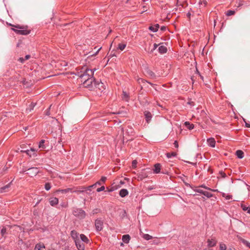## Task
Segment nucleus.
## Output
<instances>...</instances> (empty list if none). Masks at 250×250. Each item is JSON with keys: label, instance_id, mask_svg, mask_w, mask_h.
Wrapping results in <instances>:
<instances>
[{"label": "nucleus", "instance_id": "3", "mask_svg": "<svg viewBox=\"0 0 250 250\" xmlns=\"http://www.w3.org/2000/svg\"><path fill=\"white\" fill-rule=\"evenodd\" d=\"M122 131L123 133V139L125 140V135L126 136H128V138H126V141H131L133 140L134 137L135 136V131L134 129L131 126H128L127 128L126 129V131L125 133H124V129L122 128Z\"/></svg>", "mask_w": 250, "mask_h": 250}, {"label": "nucleus", "instance_id": "41", "mask_svg": "<svg viewBox=\"0 0 250 250\" xmlns=\"http://www.w3.org/2000/svg\"><path fill=\"white\" fill-rule=\"evenodd\" d=\"M203 195L207 197L208 198H210L213 196V194L212 193L206 191H204Z\"/></svg>", "mask_w": 250, "mask_h": 250}, {"label": "nucleus", "instance_id": "13", "mask_svg": "<svg viewBox=\"0 0 250 250\" xmlns=\"http://www.w3.org/2000/svg\"><path fill=\"white\" fill-rule=\"evenodd\" d=\"M144 115L146 122L148 123L152 118L151 113L149 111H145L144 112Z\"/></svg>", "mask_w": 250, "mask_h": 250}, {"label": "nucleus", "instance_id": "26", "mask_svg": "<svg viewBox=\"0 0 250 250\" xmlns=\"http://www.w3.org/2000/svg\"><path fill=\"white\" fill-rule=\"evenodd\" d=\"M236 155L239 159H242L244 157V154L243 151L238 150L236 151Z\"/></svg>", "mask_w": 250, "mask_h": 250}, {"label": "nucleus", "instance_id": "9", "mask_svg": "<svg viewBox=\"0 0 250 250\" xmlns=\"http://www.w3.org/2000/svg\"><path fill=\"white\" fill-rule=\"evenodd\" d=\"M75 245L78 250H84L85 249L84 245L81 242L80 240H76Z\"/></svg>", "mask_w": 250, "mask_h": 250}, {"label": "nucleus", "instance_id": "32", "mask_svg": "<svg viewBox=\"0 0 250 250\" xmlns=\"http://www.w3.org/2000/svg\"><path fill=\"white\" fill-rule=\"evenodd\" d=\"M101 185V184L100 183V181H98L96 183H95L94 184L92 185H91V186H89L87 187H86V189L87 190H90L91 188H95L96 187V185Z\"/></svg>", "mask_w": 250, "mask_h": 250}, {"label": "nucleus", "instance_id": "34", "mask_svg": "<svg viewBox=\"0 0 250 250\" xmlns=\"http://www.w3.org/2000/svg\"><path fill=\"white\" fill-rule=\"evenodd\" d=\"M143 238L146 240H149L152 238V236L148 234H143Z\"/></svg>", "mask_w": 250, "mask_h": 250}, {"label": "nucleus", "instance_id": "38", "mask_svg": "<svg viewBox=\"0 0 250 250\" xmlns=\"http://www.w3.org/2000/svg\"><path fill=\"white\" fill-rule=\"evenodd\" d=\"M200 187H202V188H205V189H206L207 190H210V191H213V192H218L217 189H211V188H209L207 187V186H206L204 185H202Z\"/></svg>", "mask_w": 250, "mask_h": 250}, {"label": "nucleus", "instance_id": "33", "mask_svg": "<svg viewBox=\"0 0 250 250\" xmlns=\"http://www.w3.org/2000/svg\"><path fill=\"white\" fill-rule=\"evenodd\" d=\"M126 46L125 43H119L118 46V49H120L121 51H123L125 49Z\"/></svg>", "mask_w": 250, "mask_h": 250}, {"label": "nucleus", "instance_id": "31", "mask_svg": "<svg viewBox=\"0 0 250 250\" xmlns=\"http://www.w3.org/2000/svg\"><path fill=\"white\" fill-rule=\"evenodd\" d=\"M241 206L244 211H247L248 213L250 214V208L244 204H241Z\"/></svg>", "mask_w": 250, "mask_h": 250}, {"label": "nucleus", "instance_id": "4", "mask_svg": "<svg viewBox=\"0 0 250 250\" xmlns=\"http://www.w3.org/2000/svg\"><path fill=\"white\" fill-rule=\"evenodd\" d=\"M82 83H83V87L87 88L90 90L94 89V84H96V82L94 77L84 80Z\"/></svg>", "mask_w": 250, "mask_h": 250}, {"label": "nucleus", "instance_id": "47", "mask_svg": "<svg viewBox=\"0 0 250 250\" xmlns=\"http://www.w3.org/2000/svg\"><path fill=\"white\" fill-rule=\"evenodd\" d=\"M104 189H105L104 187V186H102L101 188H98L97 189V191L99 192H101L102 191L104 190Z\"/></svg>", "mask_w": 250, "mask_h": 250}, {"label": "nucleus", "instance_id": "15", "mask_svg": "<svg viewBox=\"0 0 250 250\" xmlns=\"http://www.w3.org/2000/svg\"><path fill=\"white\" fill-rule=\"evenodd\" d=\"M200 117L203 121H206L208 120V115L207 112L204 110H201L200 113Z\"/></svg>", "mask_w": 250, "mask_h": 250}, {"label": "nucleus", "instance_id": "59", "mask_svg": "<svg viewBox=\"0 0 250 250\" xmlns=\"http://www.w3.org/2000/svg\"><path fill=\"white\" fill-rule=\"evenodd\" d=\"M157 47V45L156 43L154 44V48L153 49H155Z\"/></svg>", "mask_w": 250, "mask_h": 250}, {"label": "nucleus", "instance_id": "56", "mask_svg": "<svg viewBox=\"0 0 250 250\" xmlns=\"http://www.w3.org/2000/svg\"><path fill=\"white\" fill-rule=\"evenodd\" d=\"M101 48H102V47H100V48L97 50V51H96V52L94 54H93V55H96L98 53L99 51L101 50Z\"/></svg>", "mask_w": 250, "mask_h": 250}, {"label": "nucleus", "instance_id": "5", "mask_svg": "<svg viewBox=\"0 0 250 250\" xmlns=\"http://www.w3.org/2000/svg\"><path fill=\"white\" fill-rule=\"evenodd\" d=\"M74 216L81 219H83L85 217L86 213L84 210L80 208H76L73 211Z\"/></svg>", "mask_w": 250, "mask_h": 250}, {"label": "nucleus", "instance_id": "30", "mask_svg": "<svg viewBox=\"0 0 250 250\" xmlns=\"http://www.w3.org/2000/svg\"><path fill=\"white\" fill-rule=\"evenodd\" d=\"M45 248L43 244H37L35 247L34 250H42V249Z\"/></svg>", "mask_w": 250, "mask_h": 250}, {"label": "nucleus", "instance_id": "42", "mask_svg": "<svg viewBox=\"0 0 250 250\" xmlns=\"http://www.w3.org/2000/svg\"><path fill=\"white\" fill-rule=\"evenodd\" d=\"M242 242L247 247L250 249V243L245 239L242 240Z\"/></svg>", "mask_w": 250, "mask_h": 250}, {"label": "nucleus", "instance_id": "23", "mask_svg": "<svg viewBox=\"0 0 250 250\" xmlns=\"http://www.w3.org/2000/svg\"><path fill=\"white\" fill-rule=\"evenodd\" d=\"M80 237L81 240L83 242L86 244H88L89 242V240L88 238L84 234H81L80 235Z\"/></svg>", "mask_w": 250, "mask_h": 250}, {"label": "nucleus", "instance_id": "2", "mask_svg": "<svg viewBox=\"0 0 250 250\" xmlns=\"http://www.w3.org/2000/svg\"><path fill=\"white\" fill-rule=\"evenodd\" d=\"M16 28H12L15 33L20 35H27L30 34V30L27 29V26H21L20 25H12Z\"/></svg>", "mask_w": 250, "mask_h": 250}, {"label": "nucleus", "instance_id": "6", "mask_svg": "<svg viewBox=\"0 0 250 250\" xmlns=\"http://www.w3.org/2000/svg\"><path fill=\"white\" fill-rule=\"evenodd\" d=\"M39 169L37 167H31L27 170L26 174H28L29 176L32 177L36 176L39 172Z\"/></svg>", "mask_w": 250, "mask_h": 250}, {"label": "nucleus", "instance_id": "1", "mask_svg": "<svg viewBox=\"0 0 250 250\" xmlns=\"http://www.w3.org/2000/svg\"><path fill=\"white\" fill-rule=\"evenodd\" d=\"M96 70V68L92 69L89 68L87 66H83L82 68V70L79 74L81 82H82L84 80L93 77L94 72Z\"/></svg>", "mask_w": 250, "mask_h": 250}, {"label": "nucleus", "instance_id": "61", "mask_svg": "<svg viewBox=\"0 0 250 250\" xmlns=\"http://www.w3.org/2000/svg\"><path fill=\"white\" fill-rule=\"evenodd\" d=\"M229 250H236L233 248H229Z\"/></svg>", "mask_w": 250, "mask_h": 250}, {"label": "nucleus", "instance_id": "18", "mask_svg": "<svg viewBox=\"0 0 250 250\" xmlns=\"http://www.w3.org/2000/svg\"><path fill=\"white\" fill-rule=\"evenodd\" d=\"M148 174L145 169L142 170L139 175V177L141 180L146 178Z\"/></svg>", "mask_w": 250, "mask_h": 250}, {"label": "nucleus", "instance_id": "16", "mask_svg": "<svg viewBox=\"0 0 250 250\" xmlns=\"http://www.w3.org/2000/svg\"><path fill=\"white\" fill-rule=\"evenodd\" d=\"M98 88L100 90H103L105 88L104 87V83L101 82H96V84H94V88Z\"/></svg>", "mask_w": 250, "mask_h": 250}, {"label": "nucleus", "instance_id": "36", "mask_svg": "<svg viewBox=\"0 0 250 250\" xmlns=\"http://www.w3.org/2000/svg\"><path fill=\"white\" fill-rule=\"evenodd\" d=\"M222 195L223 197H224L226 200H230L232 198V196L231 195L227 194L225 193H222Z\"/></svg>", "mask_w": 250, "mask_h": 250}, {"label": "nucleus", "instance_id": "7", "mask_svg": "<svg viewBox=\"0 0 250 250\" xmlns=\"http://www.w3.org/2000/svg\"><path fill=\"white\" fill-rule=\"evenodd\" d=\"M103 221L101 219H97L95 220V226L97 231H101L103 228Z\"/></svg>", "mask_w": 250, "mask_h": 250}, {"label": "nucleus", "instance_id": "40", "mask_svg": "<svg viewBox=\"0 0 250 250\" xmlns=\"http://www.w3.org/2000/svg\"><path fill=\"white\" fill-rule=\"evenodd\" d=\"M177 155V153L176 152H171V153H167V158H170L172 157H175Z\"/></svg>", "mask_w": 250, "mask_h": 250}, {"label": "nucleus", "instance_id": "12", "mask_svg": "<svg viewBox=\"0 0 250 250\" xmlns=\"http://www.w3.org/2000/svg\"><path fill=\"white\" fill-rule=\"evenodd\" d=\"M70 235L74 242H76V240H80L79 238V233L75 230H73L71 231Z\"/></svg>", "mask_w": 250, "mask_h": 250}, {"label": "nucleus", "instance_id": "25", "mask_svg": "<svg viewBox=\"0 0 250 250\" xmlns=\"http://www.w3.org/2000/svg\"><path fill=\"white\" fill-rule=\"evenodd\" d=\"M159 28V25L158 24H156L153 26H150L149 27V29L154 32L158 31V28Z\"/></svg>", "mask_w": 250, "mask_h": 250}, {"label": "nucleus", "instance_id": "62", "mask_svg": "<svg viewBox=\"0 0 250 250\" xmlns=\"http://www.w3.org/2000/svg\"><path fill=\"white\" fill-rule=\"evenodd\" d=\"M149 74L150 76H152L154 75V73L152 71H150Z\"/></svg>", "mask_w": 250, "mask_h": 250}, {"label": "nucleus", "instance_id": "11", "mask_svg": "<svg viewBox=\"0 0 250 250\" xmlns=\"http://www.w3.org/2000/svg\"><path fill=\"white\" fill-rule=\"evenodd\" d=\"M50 205L51 206H55L59 203V199L56 197H51L49 199Z\"/></svg>", "mask_w": 250, "mask_h": 250}, {"label": "nucleus", "instance_id": "54", "mask_svg": "<svg viewBox=\"0 0 250 250\" xmlns=\"http://www.w3.org/2000/svg\"><path fill=\"white\" fill-rule=\"evenodd\" d=\"M161 30L163 31H164L166 30V26H163L161 27Z\"/></svg>", "mask_w": 250, "mask_h": 250}, {"label": "nucleus", "instance_id": "27", "mask_svg": "<svg viewBox=\"0 0 250 250\" xmlns=\"http://www.w3.org/2000/svg\"><path fill=\"white\" fill-rule=\"evenodd\" d=\"M158 50L160 53L164 54L167 52V48L165 46L161 45L159 46Z\"/></svg>", "mask_w": 250, "mask_h": 250}, {"label": "nucleus", "instance_id": "64", "mask_svg": "<svg viewBox=\"0 0 250 250\" xmlns=\"http://www.w3.org/2000/svg\"><path fill=\"white\" fill-rule=\"evenodd\" d=\"M210 250V249H204V250Z\"/></svg>", "mask_w": 250, "mask_h": 250}, {"label": "nucleus", "instance_id": "43", "mask_svg": "<svg viewBox=\"0 0 250 250\" xmlns=\"http://www.w3.org/2000/svg\"><path fill=\"white\" fill-rule=\"evenodd\" d=\"M51 188V185L49 183H46L45 184L44 188L46 190H49Z\"/></svg>", "mask_w": 250, "mask_h": 250}, {"label": "nucleus", "instance_id": "55", "mask_svg": "<svg viewBox=\"0 0 250 250\" xmlns=\"http://www.w3.org/2000/svg\"><path fill=\"white\" fill-rule=\"evenodd\" d=\"M30 56L29 55H27L25 56L24 59L27 60L29 59L30 58Z\"/></svg>", "mask_w": 250, "mask_h": 250}, {"label": "nucleus", "instance_id": "60", "mask_svg": "<svg viewBox=\"0 0 250 250\" xmlns=\"http://www.w3.org/2000/svg\"><path fill=\"white\" fill-rule=\"evenodd\" d=\"M197 73L199 74L200 77H201V78L203 80V77L200 74H199V72L198 71V70H197Z\"/></svg>", "mask_w": 250, "mask_h": 250}, {"label": "nucleus", "instance_id": "50", "mask_svg": "<svg viewBox=\"0 0 250 250\" xmlns=\"http://www.w3.org/2000/svg\"><path fill=\"white\" fill-rule=\"evenodd\" d=\"M137 162L136 160H134L132 161V167H134V168H135L136 167V166H137Z\"/></svg>", "mask_w": 250, "mask_h": 250}, {"label": "nucleus", "instance_id": "46", "mask_svg": "<svg viewBox=\"0 0 250 250\" xmlns=\"http://www.w3.org/2000/svg\"><path fill=\"white\" fill-rule=\"evenodd\" d=\"M106 180V177L105 176H102L99 181H100L101 184L102 183H104Z\"/></svg>", "mask_w": 250, "mask_h": 250}, {"label": "nucleus", "instance_id": "44", "mask_svg": "<svg viewBox=\"0 0 250 250\" xmlns=\"http://www.w3.org/2000/svg\"><path fill=\"white\" fill-rule=\"evenodd\" d=\"M35 104L34 103H32L30 104V108L29 109H27L26 110H29V112H30L33 109L34 107H35Z\"/></svg>", "mask_w": 250, "mask_h": 250}, {"label": "nucleus", "instance_id": "29", "mask_svg": "<svg viewBox=\"0 0 250 250\" xmlns=\"http://www.w3.org/2000/svg\"><path fill=\"white\" fill-rule=\"evenodd\" d=\"M137 81H138V83H147L149 84H150L153 87H154V86L155 85V84H153V83H151L148 82L146 81L144 79H142V78L138 79Z\"/></svg>", "mask_w": 250, "mask_h": 250}, {"label": "nucleus", "instance_id": "53", "mask_svg": "<svg viewBox=\"0 0 250 250\" xmlns=\"http://www.w3.org/2000/svg\"><path fill=\"white\" fill-rule=\"evenodd\" d=\"M25 59H23V58H19V61L21 62V63H23Z\"/></svg>", "mask_w": 250, "mask_h": 250}, {"label": "nucleus", "instance_id": "37", "mask_svg": "<svg viewBox=\"0 0 250 250\" xmlns=\"http://www.w3.org/2000/svg\"><path fill=\"white\" fill-rule=\"evenodd\" d=\"M235 11L234 10H229L227 11L226 15L227 16H230L234 15Z\"/></svg>", "mask_w": 250, "mask_h": 250}, {"label": "nucleus", "instance_id": "8", "mask_svg": "<svg viewBox=\"0 0 250 250\" xmlns=\"http://www.w3.org/2000/svg\"><path fill=\"white\" fill-rule=\"evenodd\" d=\"M77 190H74V188H67L66 189H58L56 191V193H58L59 192H61L62 193H66L67 192H70L71 193H73L74 192H77Z\"/></svg>", "mask_w": 250, "mask_h": 250}, {"label": "nucleus", "instance_id": "57", "mask_svg": "<svg viewBox=\"0 0 250 250\" xmlns=\"http://www.w3.org/2000/svg\"><path fill=\"white\" fill-rule=\"evenodd\" d=\"M245 125H246V126L247 127H250V124L246 123Z\"/></svg>", "mask_w": 250, "mask_h": 250}, {"label": "nucleus", "instance_id": "49", "mask_svg": "<svg viewBox=\"0 0 250 250\" xmlns=\"http://www.w3.org/2000/svg\"><path fill=\"white\" fill-rule=\"evenodd\" d=\"M196 192H198L199 193H201L203 195V193L204 192V191H203V190L201 189H199V188H197V189H196L194 190Z\"/></svg>", "mask_w": 250, "mask_h": 250}, {"label": "nucleus", "instance_id": "39", "mask_svg": "<svg viewBox=\"0 0 250 250\" xmlns=\"http://www.w3.org/2000/svg\"><path fill=\"white\" fill-rule=\"evenodd\" d=\"M219 248L220 250H226L227 246L224 243H220L219 245Z\"/></svg>", "mask_w": 250, "mask_h": 250}, {"label": "nucleus", "instance_id": "51", "mask_svg": "<svg viewBox=\"0 0 250 250\" xmlns=\"http://www.w3.org/2000/svg\"><path fill=\"white\" fill-rule=\"evenodd\" d=\"M174 145V146L176 147V148H178L179 147V146H178V141H175L174 143H173Z\"/></svg>", "mask_w": 250, "mask_h": 250}, {"label": "nucleus", "instance_id": "35", "mask_svg": "<svg viewBox=\"0 0 250 250\" xmlns=\"http://www.w3.org/2000/svg\"><path fill=\"white\" fill-rule=\"evenodd\" d=\"M45 142V141L44 140H42L39 144V147L42 149H44L45 148V146L44 145V143Z\"/></svg>", "mask_w": 250, "mask_h": 250}, {"label": "nucleus", "instance_id": "28", "mask_svg": "<svg viewBox=\"0 0 250 250\" xmlns=\"http://www.w3.org/2000/svg\"><path fill=\"white\" fill-rule=\"evenodd\" d=\"M185 126L189 130H191L194 128V125L192 124H190L189 122H185Z\"/></svg>", "mask_w": 250, "mask_h": 250}, {"label": "nucleus", "instance_id": "21", "mask_svg": "<svg viewBox=\"0 0 250 250\" xmlns=\"http://www.w3.org/2000/svg\"><path fill=\"white\" fill-rule=\"evenodd\" d=\"M122 98L123 100L125 102H128L129 100V96L126 92L123 91Z\"/></svg>", "mask_w": 250, "mask_h": 250}, {"label": "nucleus", "instance_id": "14", "mask_svg": "<svg viewBox=\"0 0 250 250\" xmlns=\"http://www.w3.org/2000/svg\"><path fill=\"white\" fill-rule=\"evenodd\" d=\"M208 145L212 147L215 146L216 142L213 138H210L207 139Z\"/></svg>", "mask_w": 250, "mask_h": 250}, {"label": "nucleus", "instance_id": "52", "mask_svg": "<svg viewBox=\"0 0 250 250\" xmlns=\"http://www.w3.org/2000/svg\"><path fill=\"white\" fill-rule=\"evenodd\" d=\"M51 105L49 106V108L47 110V111H46V113L45 114L47 116H49L50 115V112H49V110L51 108Z\"/></svg>", "mask_w": 250, "mask_h": 250}, {"label": "nucleus", "instance_id": "58", "mask_svg": "<svg viewBox=\"0 0 250 250\" xmlns=\"http://www.w3.org/2000/svg\"><path fill=\"white\" fill-rule=\"evenodd\" d=\"M9 187V185H6V186H5L4 187H3V188H2V189H5L6 188H8Z\"/></svg>", "mask_w": 250, "mask_h": 250}, {"label": "nucleus", "instance_id": "17", "mask_svg": "<svg viewBox=\"0 0 250 250\" xmlns=\"http://www.w3.org/2000/svg\"><path fill=\"white\" fill-rule=\"evenodd\" d=\"M128 194V191L126 189H122L119 192V195L122 197H125Z\"/></svg>", "mask_w": 250, "mask_h": 250}, {"label": "nucleus", "instance_id": "48", "mask_svg": "<svg viewBox=\"0 0 250 250\" xmlns=\"http://www.w3.org/2000/svg\"><path fill=\"white\" fill-rule=\"evenodd\" d=\"M219 174L223 178H225L226 177V173L223 172V171H220L219 172Z\"/></svg>", "mask_w": 250, "mask_h": 250}, {"label": "nucleus", "instance_id": "20", "mask_svg": "<svg viewBox=\"0 0 250 250\" xmlns=\"http://www.w3.org/2000/svg\"><path fill=\"white\" fill-rule=\"evenodd\" d=\"M25 153L30 157H31L32 155L36 154V150L34 148H31L30 150H25Z\"/></svg>", "mask_w": 250, "mask_h": 250}, {"label": "nucleus", "instance_id": "24", "mask_svg": "<svg viewBox=\"0 0 250 250\" xmlns=\"http://www.w3.org/2000/svg\"><path fill=\"white\" fill-rule=\"evenodd\" d=\"M74 190H77V193H81L84 191V190L86 189V187H76L74 188Z\"/></svg>", "mask_w": 250, "mask_h": 250}, {"label": "nucleus", "instance_id": "10", "mask_svg": "<svg viewBox=\"0 0 250 250\" xmlns=\"http://www.w3.org/2000/svg\"><path fill=\"white\" fill-rule=\"evenodd\" d=\"M208 246V247H213L216 246L217 244V241L215 238L208 239L207 240Z\"/></svg>", "mask_w": 250, "mask_h": 250}, {"label": "nucleus", "instance_id": "22", "mask_svg": "<svg viewBox=\"0 0 250 250\" xmlns=\"http://www.w3.org/2000/svg\"><path fill=\"white\" fill-rule=\"evenodd\" d=\"M161 170V165L160 164H156L154 165V168L153 169L154 173H159Z\"/></svg>", "mask_w": 250, "mask_h": 250}, {"label": "nucleus", "instance_id": "63", "mask_svg": "<svg viewBox=\"0 0 250 250\" xmlns=\"http://www.w3.org/2000/svg\"><path fill=\"white\" fill-rule=\"evenodd\" d=\"M153 243H154V244H158L159 242H156V241H154V242H153Z\"/></svg>", "mask_w": 250, "mask_h": 250}, {"label": "nucleus", "instance_id": "45", "mask_svg": "<svg viewBox=\"0 0 250 250\" xmlns=\"http://www.w3.org/2000/svg\"><path fill=\"white\" fill-rule=\"evenodd\" d=\"M6 232V229L5 227H3L1 230V233L2 236H3Z\"/></svg>", "mask_w": 250, "mask_h": 250}, {"label": "nucleus", "instance_id": "19", "mask_svg": "<svg viewBox=\"0 0 250 250\" xmlns=\"http://www.w3.org/2000/svg\"><path fill=\"white\" fill-rule=\"evenodd\" d=\"M130 240V237L128 234H125L122 236V241L125 244H128Z\"/></svg>", "mask_w": 250, "mask_h": 250}]
</instances>
